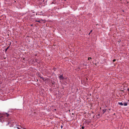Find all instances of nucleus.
I'll use <instances>...</instances> for the list:
<instances>
[{
	"label": "nucleus",
	"instance_id": "obj_16",
	"mask_svg": "<svg viewBox=\"0 0 129 129\" xmlns=\"http://www.w3.org/2000/svg\"><path fill=\"white\" fill-rule=\"evenodd\" d=\"M17 128H18V129H19V127H17Z\"/></svg>",
	"mask_w": 129,
	"mask_h": 129
},
{
	"label": "nucleus",
	"instance_id": "obj_7",
	"mask_svg": "<svg viewBox=\"0 0 129 129\" xmlns=\"http://www.w3.org/2000/svg\"><path fill=\"white\" fill-rule=\"evenodd\" d=\"M41 79H43V80H44L45 79L43 77H41Z\"/></svg>",
	"mask_w": 129,
	"mask_h": 129
},
{
	"label": "nucleus",
	"instance_id": "obj_9",
	"mask_svg": "<svg viewBox=\"0 0 129 129\" xmlns=\"http://www.w3.org/2000/svg\"><path fill=\"white\" fill-rule=\"evenodd\" d=\"M84 128H85V127L84 126H82L81 127V128H82V129H83Z\"/></svg>",
	"mask_w": 129,
	"mask_h": 129
},
{
	"label": "nucleus",
	"instance_id": "obj_5",
	"mask_svg": "<svg viewBox=\"0 0 129 129\" xmlns=\"http://www.w3.org/2000/svg\"><path fill=\"white\" fill-rule=\"evenodd\" d=\"M106 109H104L103 110V113H105V112L106 111Z\"/></svg>",
	"mask_w": 129,
	"mask_h": 129
},
{
	"label": "nucleus",
	"instance_id": "obj_4",
	"mask_svg": "<svg viewBox=\"0 0 129 129\" xmlns=\"http://www.w3.org/2000/svg\"><path fill=\"white\" fill-rule=\"evenodd\" d=\"M118 103V104L120 105H121V106H122L123 105V103H121H121H119V102Z\"/></svg>",
	"mask_w": 129,
	"mask_h": 129
},
{
	"label": "nucleus",
	"instance_id": "obj_17",
	"mask_svg": "<svg viewBox=\"0 0 129 129\" xmlns=\"http://www.w3.org/2000/svg\"><path fill=\"white\" fill-rule=\"evenodd\" d=\"M23 59H24V58H23Z\"/></svg>",
	"mask_w": 129,
	"mask_h": 129
},
{
	"label": "nucleus",
	"instance_id": "obj_12",
	"mask_svg": "<svg viewBox=\"0 0 129 129\" xmlns=\"http://www.w3.org/2000/svg\"><path fill=\"white\" fill-rule=\"evenodd\" d=\"M116 60L115 59H114L113 60V61L114 62L116 61Z\"/></svg>",
	"mask_w": 129,
	"mask_h": 129
},
{
	"label": "nucleus",
	"instance_id": "obj_10",
	"mask_svg": "<svg viewBox=\"0 0 129 129\" xmlns=\"http://www.w3.org/2000/svg\"><path fill=\"white\" fill-rule=\"evenodd\" d=\"M91 59V57H89L88 58V60H90Z\"/></svg>",
	"mask_w": 129,
	"mask_h": 129
},
{
	"label": "nucleus",
	"instance_id": "obj_11",
	"mask_svg": "<svg viewBox=\"0 0 129 129\" xmlns=\"http://www.w3.org/2000/svg\"><path fill=\"white\" fill-rule=\"evenodd\" d=\"M8 48L9 47H8L6 49H5V50H6V51H7V49H8Z\"/></svg>",
	"mask_w": 129,
	"mask_h": 129
},
{
	"label": "nucleus",
	"instance_id": "obj_2",
	"mask_svg": "<svg viewBox=\"0 0 129 129\" xmlns=\"http://www.w3.org/2000/svg\"><path fill=\"white\" fill-rule=\"evenodd\" d=\"M59 78L60 80L62 79H63V77L62 76V75H61L59 76Z\"/></svg>",
	"mask_w": 129,
	"mask_h": 129
},
{
	"label": "nucleus",
	"instance_id": "obj_15",
	"mask_svg": "<svg viewBox=\"0 0 129 129\" xmlns=\"http://www.w3.org/2000/svg\"><path fill=\"white\" fill-rule=\"evenodd\" d=\"M61 128H62V126H61Z\"/></svg>",
	"mask_w": 129,
	"mask_h": 129
},
{
	"label": "nucleus",
	"instance_id": "obj_8",
	"mask_svg": "<svg viewBox=\"0 0 129 129\" xmlns=\"http://www.w3.org/2000/svg\"><path fill=\"white\" fill-rule=\"evenodd\" d=\"M6 116H7V117H8V116H9V115L8 114H7V113H6Z\"/></svg>",
	"mask_w": 129,
	"mask_h": 129
},
{
	"label": "nucleus",
	"instance_id": "obj_14",
	"mask_svg": "<svg viewBox=\"0 0 129 129\" xmlns=\"http://www.w3.org/2000/svg\"><path fill=\"white\" fill-rule=\"evenodd\" d=\"M92 30H91L90 31V33L89 34H89H90V33H91V32H92Z\"/></svg>",
	"mask_w": 129,
	"mask_h": 129
},
{
	"label": "nucleus",
	"instance_id": "obj_13",
	"mask_svg": "<svg viewBox=\"0 0 129 129\" xmlns=\"http://www.w3.org/2000/svg\"><path fill=\"white\" fill-rule=\"evenodd\" d=\"M127 90L129 91V88H128L127 89Z\"/></svg>",
	"mask_w": 129,
	"mask_h": 129
},
{
	"label": "nucleus",
	"instance_id": "obj_3",
	"mask_svg": "<svg viewBox=\"0 0 129 129\" xmlns=\"http://www.w3.org/2000/svg\"><path fill=\"white\" fill-rule=\"evenodd\" d=\"M39 12L40 13V14H39L40 15H43V16L45 15L43 13H42V11H41V12Z\"/></svg>",
	"mask_w": 129,
	"mask_h": 129
},
{
	"label": "nucleus",
	"instance_id": "obj_6",
	"mask_svg": "<svg viewBox=\"0 0 129 129\" xmlns=\"http://www.w3.org/2000/svg\"><path fill=\"white\" fill-rule=\"evenodd\" d=\"M127 104L126 103H125L124 104V106H126L127 105Z\"/></svg>",
	"mask_w": 129,
	"mask_h": 129
},
{
	"label": "nucleus",
	"instance_id": "obj_1",
	"mask_svg": "<svg viewBox=\"0 0 129 129\" xmlns=\"http://www.w3.org/2000/svg\"><path fill=\"white\" fill-rule=\"evenodd\" d=\"M35 21L36 22H39L40 23H41L43 22V23H44L45 22V21H44V20H42V19H41V20H36Z\"/></svg>",
	"mask_w": 129,
	"mask_h": 129
}]
</instances>
